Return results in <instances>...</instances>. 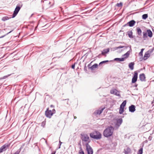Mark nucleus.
<instances>
[{"label": "nucleus", "instance_id": "obj_14", "mask_svg": "<svg viewBox=\"0 0 154 154\" xmlns=\"http://www.w3.org/2000/svg\"><path fill=\"white\" fill-rule=\"evenodd\" d=\"M110 92L111 94H114L116 96H119L120 95L118 91L116 89H112L110 91Z\"/></svg>", "mask_w": 154, "mask_h": 154}, {"label": "nucleus", "instance_id": "obj_10", "mask_svg": "<svg viewBox=\"0 0 154 154\" xmlns=\"http://www.w3.org/2000/svg\"><path fill=\"white\" fill-rule=\"evenodd\" d=\"M86 146V150L88 152V154H93V151L91 146L87 144Z\"/></svg>", "mask_w": 154, "mask_h": 154}, {"label": "nucleus", "instance_id": "obj_47", "mask_svg": "<svg viewBox=\"0 0 154 154\" xmlns=\"http://www.w3.org/2000/svg\"><path fill=\"white\" fill-rule=\"evenodd\" d=\"M138 85L137 84H135V85L134 86L135 87H136Z\"/></svg>", "mask_w": 154, "mask_h": 154}, {"label": "nucleus", "instance_id": "obj_25", "mask_svg": "<svg viewBox=\"0 0 154 154\" xmlns=\"http://www.w3.org/2000/svg\"><path fill=\"white\" fill-rule=\"evenodd\" d=\"M98 64L97 63L94 64L91 66L90 67L91 70H93L94 69L96 68L98 66Z\"/></svg>", "mask_w": 154, "mask_h": 154}, {"label": "nucleus", "instance_id": "obj_8", "mask_svg": "<svg viewBox=\"0 0 154 154\" xmlns=\"http://www.w3.org/2000/svg\"><path fill=\"white\" fill-rule=\"evenodd\" d=\"M10 146V144H8L6 143L2 146L0 148V153L2 152L3 151H6L9 148Z\"/></svg>", "mask_w": 154, "mask_h": 154}, {"label": "nucleus", "instance_id": "obj_24", "mask_svg": "<svg viewBox=\"0 0 154 154\" xmlns=\"http://www.w3.org/2000/svg\"><path fill=\"white\" fill-rule=\"evenodd\" d=\"M125 59V58H116L114 59L115 61H124Z\"/></svg>", "mask_w": 154, "mask_h": 154}, {"label": "nucleus", "instance_id": "obj_3", "mask_svg": "<svg viewBox=\"0 0 154 154\" xmlns=\"http://www.w3.org/2000/svg\"><path fill=\"white\" fill-rule=\"evenodd\" d=\"M113 124L112 125L113 126L114 130H117L119 128L123 122V119L122 118L117 119H114Z\"/></svg>", "mask_w": 154, "mask_h": 154}, {"label": "nucleus", "instance_id": "obj_18", "mask_svg": "<svg viewBox=\"0 0 154 154\" xmlns=\"http://www.w3.org/2000/svg\"><path fill=\"white\" fill-rule=\"evenodd\" d=\"M150 56V54L149 52L148 51L147 52H146L145 53V54L144 55V56L143 57V59L144 60H146L148 57H149Z\"/></svg>", "mask_w": 154, "mask_h": 154}, {"label": "nucleus", "instance_id": "obj_46", "mask_svg": "<svg viewBox=\"0 0 154 154\" xmlns=\"http://www.w3.org/2000/svg\"><path fill=\"white\" fill-rule=\"evenodd\" d=\"M12 31H12H10V32H8V33H7V34H8L9 33H11V32Z\"/></svg>", "mask_w": 154, "mask_h": 154}, {"label": "nucleus", "instance_id": "obj_27", "mask_svg": "<svg viewBox=\"0 0 154 154\" xmlns=\"http://www.w3.org/2000/svg\"><path fill=\"white\" fill-rule=\"evenodd\" d=\"M124 108H122V107H120V109L119 110V113L120 114H122L123 113L124 111Z\"/></svg>", "mask_w": 154, "mask_h": 154}, {"label": "nucleus", "instance_id": "obj_16", "mask_svg": "<svg viewBox=\"0 0 154 154\" xmlns=\"http://www.w3.org/2000/svg\"><path fill=\"white\" fill-rule=\"evenodd\" d=\"M139 79L141 81H145V75L144 73H142L139 75Z\"/></svg>", "mask_w": 154, "mask_h": 154}, {"label": "nucleus", "instance_id": "obj_5", "mask_svg": "<svg viewBox=\"0 0 154 154\" xmlns=\"http://www.w3.org/2000/svg\"><path fill=\"white\" fill-rule=\"evenodd\" d=\"M143 38L144 40H146L148 36L149 38H151L153 34L151 31L150 29H148L146 30V32H143Z\"/></svg>", "mask_w": 154, "mask_h": 154}, {"label": "nucleus", "instance_id": "obj_37", "mask_svg": "<svg viewBox=\"0 0 154 154\" xmlns=\"http://www.w3.org/2000/svg\"><path fill=\"white\" fill-rule=\"evenodd\" d=\"M62 143V142H61V141H60L59 143V147L58 149H60V146H61Z\"/></svg>", "mask_w": 154, "mask_h": 154}, {"label": "nucleus", "instance_id": "obj_35", "mask_svg": "<svg viewBox=\"0 0 154 154\" xmlns=\"http://www.w3.org/2000/svg\"><path fill=\"white\" fill-rule=\"evenodd\" d=\"M11 75V74H10L8 75H7L4 76V77H3V78H2V79H5L6 78H7L8 77V76H9L10 75Z\"/></svg>", "mask_w": 154, "mask_h": 154}, {"label": "nucleus", "instance_id": "obj_40", "mask_svg": "<svg viewBox=\"0 0 154 154\" xmlns=\"http://www.w3.org/2000/svg\"><path fill=\"white\" fill-rule=\"evenodd\" d=\"M87 67L85 66L84 67V69L85 71H87Z\"/></svg>", "mask_w": 154, "mask_h": 154}, {"label": "nucleus", "instance_id": "obj_9", "mask_svg": "<svg viewBox=\"0 0 154 154\" xmlns=\"http://www.w3.org/2000/svg\"><path fill=\"white\" fill-rule=\"evenodd\" d=\"M10 146V144H8L6 143L2 146L0 148V153L2 152L3 151H6L9 148Z\"/></svg>", "mask_w": 154, "mask_h": 154}, {"label": "nucleus", "instance_id": "obj_1", "mask_svg": "<svg viewBox=\"0 0 154 154\" xmlns=\"http://www.w3.org/2000/svg\"><path fill=\"white\" fill-rule=\"evenodd\" d=\"M114 130L112 126H110L106 129L103 131V135L106 137H108L112 136Z\"/></svg>", "mask_w": 154, "mask_h": 154}, {"label": "nucleus", "instance_id": "obj_11", "mask_svg": "<svg viewBox=\"0 0 154 154\" xmlns=\"http://www.w3.org/2000/svg\"><path fill=\"white\" fill-rule=\"evenodd\" d=\"M138 73L136 71L134 72V74L132 79V83H134L137 81V79Z\"/></svg>", "mask_w": 154, "mask_h": 154}, {"label": "nucleus", "instance_id": "obj_49", "mask_svg": "<svg viewBox=\"0 0 154 154\" xmlns=\"http://www.w3.org/2000/svg\"><path fill=\"white\" fill-rule=\"evenodd\" d=\"M154 100H153L152 101V103H154Z\"/></svg>", "mask_w": 154, "mask_h": 154}, {"label": "nucleus", "instance_id": "obj_43", "mask_svg": "<svg viewBox=\"0 0 154 154\" xmlns=\"http://www.w3.org/2000/svg\"><path fill=\"white\" fill-rule=\"evenodd\" d=\"M47 3H48L49 4H50L51 2L50 1H47Z\"/></svg>", "mask_w": 154, "mask_h": 154}, {"label": "nucleus", "instance_id": "obj_32", "mask_svg": "<svg viewBox=\"0 0 154 154\" xmlns=\"http://www.w3.org/2000/svg\"><path fill=\"white\" fill-rule=\"evenodd\" d=\"M143 148H141L139 150L137 154H142L143 153Z\"/></svg>", "mask_w": 154, "mask_h": 154}, {"label": "nucleus", "instance_id": "obj_13", "mask_svg": "<svg viewBox=\"0 0 154 154\" xmlns=\"http://www.w3.org/2000/svg\"><path fill=\"white\" fill-rule=\"evenodd\" d=\"M109 48L105 49H104L102 51L101 53V54H100L98 56H97V57L100 58V56L101 54L103 55H105L106 56L105 54H106L107 53L109 52Z\"/></svg>", "mask_w": 154, "mask_h": 154}, {"label": "nucleus", "instance_id": "obj_19", "mask_svg": "<svg viewBox=\"0 0 154 154\" xmlns=\"http://www.w3.org/2000/svg\"><path fill=\"white\" fill-rule=\"evenodd\" d=\"M130 50L129 51H127L125 54H124L123 56H125V57L124 58H127V57H128L129 56V55H130V52H131V46H130Z\"/></svg>", "mask_w": 154, "mask_h": 154}, {"label": "nucleus", "instance_id": "obj_6", "mask_svg": "<svg viewBox=\"0 0 154 154\" xmlns=\"http://www.w3.org/2000/svg\"><path fill=\"white\" fill-rule=\"evenodd\" d=\"M55 112L56 111L54 109L51 110H49L48 108L45 112V115L47 117L50 118L55 113Z\"/></svg>", "mask_w": 154, "mask_h": 154}, {"label": "nucleus", "instance_id": "obj_48", "mask_svg": "<svg viewBox=\"0 0 154 154\" xmlns=\"http://www.w3.org/2000/svg\"><path fill=\"white\" fill-rule=\"evenodd\" d=\"M76 117L75 116H74V119H76Z\"/></svg>", "mask_w": 154, "mask_h": 154}, {"label": "nucleus", "instance_id": "obj_21", "mask_svg": "<svg viewBox=\"0 0 154 154\" xmlns=\"http://www.w3.org/2000/svg\"><path fill=\"white\" fill-rule=\"evenodd\" d=\"M134 62H131L129 64L128 66L131 70H133L134 69Z\"/></svg>", "mask_w": 154, "mask_h": 154}, {"label": "nucleus", "instance_id": "obj_28", "mask_svg": "<svg viewBox=\"0 0 154 154\" xmlns=\"http://www.w3.org/2000/svg\"><path fill=\"white\" fill-rule=\"evenodd\" d=\"M9 17H8L6 16L3 17L2 19V20L4 21H5L8 19H9Z\"/></svg>", "mask_w": 154, "mask_h": 154}, {"label": "nucleus", "instance_id": "obj_44", "mask_svg": "<svg viewBox=\"0 0 154 154\" xmlns=\"http://www.w3.org/2000/svg\"><path fill=\"white\" fill-rule=\"evenodd\" d=\"M56 153V151H54L53 152H52L51 154H55Z\"/></svg>", "mask_w": 154, "mask_h": 154}, {"label": "nucleus", "instance_id": "obj_4", "mask_svg": "<svg viewBox=\"0 0 154 154\" xmlns=\"http://www.w3.org/2000/svg\"><path fill=\"white\" fill-rule=\"evenodd\" d=\"M90 135L91 138L97 140L100 139L102 137V135L100 133L97 131L91 133Z\"/></svg>", "mask_w": 154, "mask_h": 154}, {"label": "nucleus", "instance_id": "obj_29", "mask_svg": "<svg viewBox=\"0 0 154 154\" xmlns=\"http://www.w3.org/2000/svg\"><path fill=\"white\" fill-rule=\"evenodd\" d=\"M148 17V15L147 14H145L142 15V19L144 20L146 19Z\"/></svg>", "mask_w": 154, "mask_h": 154}, {"label": "nucleus", "instance_id": "obj_7", "mask_svg": "<svg viewBox=\"0 0 154 154\" xmlns=\"http://www.w3.org/2000/svg\"><path fill=\"white\" fill-rule=\"evenodd\" d=\"M22 4H18L16 7L13 14L12 18L14 17L17 14L18 12L22 6Z\"/></svg>", "mask_w": 154, "mask_h": 154}, {"label": "nucleus", "instance_id": "obj_12", "mask_svg": "<svg viewBox=\"0 0 154 154\" xmlns=\"http://www.w3.org/2000/svg\"><path fill=\"white\" fill-rule=\"evenodd\" d=\"M135 23L136 22L134 20H132L128 22L126 24H125L124 26H128L130 27H132L134 25Z\"/></svg>", "mask_w": 154, "mask_h": 154}, {"label": "nucleus", "instance_id": "obj_42", "mask_svg": "<svg viewBox=\"0 0 154 154\" xmlns=\"http://www.w3.org/2000/svg\"><path fill=\"white\" fill-rule=\"evenodd\" d=\"M50 107H51L54 108V106L53 105H51L50 106Z\"/></svg>", "mask_w": 154, "mask_h": 154}, {"label": "nucleus", "instance_id": "obj_30", "mask_svg": "<svg viewBox=\"0 0 154 154\" xmlns=\"http://www.w3.org/2000/svg\"><path fill=\"white\" fill-rule=\"evenodd\" d=\"M109 62V61L108 60H105L102 61L101 62H100L99 64V66H100L101 64H103L104 63H106L108 62Z\"/></svg>", "mask_w": 154, "mask_h": 154}, {"label": "nucleus", "instance_id": "obj_17", "mask_svg": "<svg viewBox=\"0 0 154 154\" xmlns=\"http://www.w3.org/2000/svg\"><path fill=\"white\" fill-rule=\"evenodd\" d=\"M129 111L131 112H133L135 111V106L133 105H132L129 107Z\"/></svg>", "mask_w": 154, "mask_h": 154}, {"label": "nucleus", "instance_id": "obj_34", "mask_svg": "<svg viewBox=\"0 0 154 154\" xmlns=\"http://www.w3.org/2000/svg\"><path fill=\"white\" fill-rule=\"evenodd\" d=\"M143 50H144L143 49H141V51L139 53V55L140 56H142L143 55Z\"/></svg>", "mask_w": 154, "mask_h": 154}, {"label": "nucleus", "instance_id": "obj_20", "mask_svg": "<svg viewBox=\"0 0 154 154\" xmlns=\"http://www.w3.org/2000/svg\"><path fill=\"white\" fill-rule=\"evenodd\" d=\"M137 34L139 36L142 35V31L139 27H137L136 28Z\"/></svg>", "mask_w": 154, "mask_h": 154}, {"label": "nucleus", "instance_id": "obj_41", "mask_svg": "<svg viewBox=\"0 0 154 154\" xmlns=\"http://www.w3.org/2000/svg\"><path fill=\"white\" fill-rule=\"evenodd\" d=\"M124 151H125V154H127L128 153V152H127L126 150H124Z\"/></svg>", "mask_w": 154, "mask_h": 154}, {"label": "nucleus", "instance_id": "obj_45", "mask_svg": "<svg viewBox=\"0 0 154 154\" xmlns=\"http://www.w3.org/2000/svg\"><path fill=\"white\" fill-rule=\"evenodd\" d=\"M5 35H3V36H1V37H0V38H3V37H4Z\"/></svg>", "mask_w": 154, "mask_h": 154}, {"label": "nucleus", "instance_id": "obj_23", "mask_svg": "<svg viewBox=\"0 0 154 154\" xmlns=\"http://www.w3.org/2000/svg\"><path fill=\"white\" fill-rule=\"evenodd\" d=\"M128 46H120L119 47H116V49L117 50L118 49L121 48H124L123 49H122L121 50L122 51H123L124 50L126 49L127 48H128Z\"/></svg>", "mask_w": 154, "mask_h": 154}, {"label": "nucleus", "instance_id": "obj_50", "mask_svg": "<svg viewBox=\"0 0 154 154\" xmlns=\"http://www.w3.org/2000/svg\"><path fill=\"white\" fill-rule=\"evenodd\" d=\"M67 100V99L63 100ZM67 100H69V99H68Z\"/></svg>", "mask_w": 154, "mask_h": 154}, {"label": "nucleus", "instance_id": "obj_31", "mask_svg": "<svg viewBox=\"0 0 154 154\" xmlns=\"http://www.w3.org/2000/svg\"><path fill=\"white\" fill-rule=\"evenodd\" d=\"M116 6L118 7H121L122 6V2H120L119 3H117Z\"/></svg>", "mask_w": 154, "mask_h": 154}, {"label": "nucleus", "instance_id": "obj_15", "mask_svg": "<svg viewBox=\"0 0 154 154\" xmlns=\"http://www.w3.org/2000/svg\"><path fill=\"white\" fill-rule=\"evenodd\" d=\"M105 107L100 108L98 110L95 111L94 113L95 114L100 115L102 113Z\"/></svg>", "mask_w": 154, "mask_h": 154}, {"label": "nucleus", "instance_id": "obj_38", "mask_svg": "<svg viewBox=\"0 0 154 154\" xmlns=\"http://www.w3.org/2000/svg\"><path fill=\"white\" fill-rule=\"evenodd\" d=\"M79 154H84V151L83 150H82L81 151H79Z\"/></svg>", "mask_w": 154, "mask_h": 154}, {"label": "nucleus", "instance_id": "obj_39", "mask_svg": "<svg viewBox=\"0 0 154 154\" xmlns=\"http://www.w3.org/2000/svg\"><path fill=\"white\" fill-rule=\"evenodd\" d=\"M75 66V63L72 65L71 67L73 69H74Z\"/></svg>", "mask_w": 154, "mask_h": 154}, {"label": "nucleus", "instance_id": "obj_22", "mask_svg": "<svg viewBox=\"0 0 154 154\" xmlns=\"http://www.w3.org/2000/svg\"><path fill=\"white\" fill-rule=\"evenodd\" d=\"M127 34L128 37L131 38H133L134 37L133 35V32L132 31H128L127 32Z\"/></svg>", "mask_w": 154, "mask_h": 154}, {"label": "nucleus", "instance_id": "obj_26", "mask_svg": "<svg viewBox=\"0 0 154 154\" xmlns=\"http://www.w3.org/2000/svg\"><path fill=\"white\" fill-rule=\"evenodd\" d=\"M126 103V100H124L123 102L122 103V104L120 105V106L122 108H124V107L125 106Z\"/></svg>", "mask_w": 154, "mask_h": 154}, {"label": "nucleus", "instance_id": "obj_51", "mask_svg": "<svg viewBox=\"0 0 154 154\" xmlns=\"http://www.w3.org/2000/svg\"><path fill=\"white\" fill-rule=\"evenodd\" d=\"M67 104H69V103H68L67 102Z\"/></svg>", "mask_w": 154, "mask_h": 154}, {"label": "nucleus", "instance_id": "obj_36", "mask_svg": "<svg viewBox=\"0 0 154 154\" xmlns=\"http://www.w3.org/2000/svg\"><path fill=\"white\" fill-rule=\"evenodd\" d=\"M45 125V121H43L41 123V126L44 127Z\"/></svg>", "mask_w": 154, "mask_h": 154}, {"label": "nucleus", "instance_id": "obj_33", "mask_svg": "<svg viewBox=\"0 0 154 154\" xmlns=\"http://www.w3.org/2000/svg\"><path fill=\"white\" fill-rule=\"evenodd\" d=\"M21 150V149L20 148V149H18L15 153L14 154H19Z\"/></svg>", "mask_w": 154, "mask_h": 154}, {"label": "nucleus", "instance_id": "obj_2", "mask_svg": "<svg viewBox=\"0 0 154 154\" xmlns=\"http://www.w3.org/2000/svg\"><path fill=\"white\" fill-rule=\"evenodd\" d=\"M81 138L83 143H85L86 145L88 144L90 142V140L88 135L85 133H82L81 134Z\"/></svg>", "mask_w": 154, "mask_h": 154}]
</instances>
